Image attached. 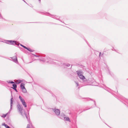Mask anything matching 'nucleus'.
Segmentation results:
<instances>
[{
	"label": "nucleus",
	"mask_w": 128,
	"mask_h": 128,
	"mask_svg": "<svg viewBox=\"0 0 128 128\" xmlns=\"http://www.w3.org/2000/svg\"><path fill=\"white\" fill-rule=\"evenodd\" d=\"M12 98H11L10 100V108L9 111L6 114H10V112L11 110L12 109V105L13 102V100L12 95Z\"/></svg>",
	"instance_id": "nucleus-8"
},
{
	"label": "nucleus",
	"mask_w": 128,
	"mask_h": 128,
	"mask_svg": "<svg viewBox=\"0 0 128 128\" xmlns=\"http://www.w3.org/2000/svg\"><path fill=\"white\" fill-rule=\"evenodd\" d=\"M54 111L57 116H58L60 114V110L56 108H51Z\"/></svg>",
	"instance_id": "nucleus-6"
},
{
	"label": "nucleus",
	"mask_w": 128,
	"mask_h": 128,
	"mask_svg": "<svg viewBox=\"0 0 128 128\" xmlns=\"http://www.w3.org/2000/svg\"><path fill=\"white\" fill-rule=\"evenodd\" d=\"M51 24H56V25L58 24H57L55 23H51Z\"/></svg>",
	"instance_id": "nucleus-35"
},
{
	"label": "nucleus",
	"mask_w": 128,
	"mask_h": 128,
	"mask_svg": "<svg viewBox=\"0 0 128 128\" xmlns=\"http://www.w3.org/2000/svg\"><path fill=\"white\" fill-rule=\"evenodd\" d=\"M26 128H30V126L29 124H28L27 125Z\"/></svg>",
	"instance_id": "nucleus-30"
},
{
	"label": "nucleus",
	"mask_w": 128,
	"mask_h": 128,
	"mask_svg": "<svg viewBox=\"0 0 128 128\" xmlns=\"http://www.w3.org/2000/svg\"><path fill=\"white\" fill-rule=\"evenodd\" d=\"M45 14L46 15L49 16L52 18H54L55 19L57 20H59L62 22L60 20L59 18H60V17H59L58 16H57L56 15H52L50 14L49 13L46 12L45 13Z\"/></svg>",
	"instance_id": "nucleus-2"
},
{
	"label": "nucleus",
	"mask_w": 128,
	"mask_h": 128,
	"mask_svg": "<svg viewBox=\"0 0 128 128\" xmlns=\"http://www.w3.org/2000/svg\"><path fill=\"white\" fill-rule=\"evenodd\" d=\"M113 49H112V50H114V51H115V52H117V51L116 50H115V49H114V48H113Z\"/></svg>",
	"instance_id": "nucleus-31"
},
{
	"label": "nucleus",
	"mask_w": 128,
	"mask_h": 128,
	"mask_svg": "<svg viewBox=\"0 0 128 128\" xmlns=\"http://www.w3.org/2000/svg\"><path fill=\"white\" fill-rule=\"evenodd\" d=\"M20 45L22 46V47L23 48H24L26 49L27 48V47H26V46L22 45V44H20Z\"/></svg>",
	"instance_id": "nucleus-26"
},
{
	"label": "nucleus",
	"mask_w": 128,
	"mask_h": 128,
	"mask_svg": "<svg viewBox=\"0 0 128 128\" xmlns=\"http://www.w3.org/2000/svg\"><path fill=\"white\" fill-rule=\"evenodd\" d=\"M14 90H15V91L16 92H18V91H17V90H16V89H14Z\"/></svg>",
	"instance_id": "nucleus-37"
},
{
	"label": "nucleus",
	"mask_w": 128,
	"mask_h": 128,
	"mask_svg": "<svg viewBox=\"0 0 128 128\" xmlns=\"http://www.w3.org/2000/svg\"><path fill=\"white\" fill-rule=\"evenodd\" d=\"M76 86H78V82H76Z\"/></svg>",
	"instance_id": "nucleus-34"
},
{
	"label": "nucleus",
	"mask_w": 128,
	"mask_h": 128,
	"mask_svg": "<svg viewBox=\"0 0 128 128\" xmlns=\"http://www.w3.org/2000/svg\"><path fill=\"white\" fill-rule=\"evenodd\" d=\"M1 56V57H2V56Z\"/></svg>",
	"instance_id": "nucleus-42"
},
{
	"label": "nucleus",
	"mask_w": 128,
	"mask_h": 128,
	"mask_svg": "<svg viewBox=\"0 0 128 128\" xmlns=\"http://www.w3.org/2000/svg\"><path fill=\"white\" fill-rule=\"evenodd\" d=\"M46 59L47 60H44V61H46L48 62H49L50 64L58 65L59 66H65L66 67H69L70 66V64H69L62 63L60 62L58 60H53L50 58H46ZM43 61H44V60H43Z\"/></svg>",
	"instance_id": "nucleus-1"
},
{
	"label": "nucleus",
	"mask_w": 128,
	"mask_h": 128,
	"mask_svg": "<svg viewBox=\"0 0 128 128\" xmlns=\"http://www.w3.org/2000/svg\"><path fill=\"white\" fill-rule=\"evenodd\" d=\"M32 54L34 56L36 57H41V59H39V60H40V61H42L44 62H46V63H50L49 62H46V61H43V60H48L46 59V58H50L49 57H45L44 58V56H42L40 55H35V54Z\"/></svg>",
	"instance_id": "nucleus-3"
},
{
	"label": "nucleus",
	"mask_w": 128,
	"mask_h": 128,
	"mask_svg": "<svg viewBox=\"0 0 128 128\" xmlns=\"http://www.w3.org/2000/svg\"><path fill=\"white\" fill-rule=\"evenodd\" d=\"M76 72L78 77L81 75H83L84 73L83 72L80 70H79L76 71Z\"/></svg>",
	"instance_id": "nucleus-9"
},
{
	"label": "nucleus",
	"mask_w": 128,
	"mask_h": 128,
	"mask_svg": "<svg viewBox=\"0 0 128 128\" xmlns=\"http://www.w3.org/2000/svg\"><path fill=\"white\" fill-rule=\"evenodd\" d=\"M19 98L20 100H22V99L23 98H22V97L20 96H19Z\"/></svg>",
	"instance_id": "nucleus-29"
},
{
	"label": "nucleus",
	"mask_w": 128,
	"mask_h": 128,
	"mask_svg": "<svg viewBox=\"0 0 128 128\" xmlns=\"http://www.w3.org/2000/svg\"><path fill=\"white\" fill-rule=\"evenodd\" d=\"M11 58L14 62L16 63H17L18 62L17 58L16 56L12 57Z\"/></svg>",
	"instance_id": "nucleus-10"
},
{
	"label": "nucleus",
	"mask_w": 128,
	"mask_h": 128,
	"mask_svg": "<svg viewBox=\"0 0 128 128\" xmlns=\"http://www.w3.org/2000/svg\"><path fill=\"white\" fill-rule=\"evenodd\" d=\"M7 115V114H3V115L2 116V117L3 118H5L6 117Z\"/></svg>",
	"instance_id": "nucleus-25"
},
{
	"label": "nucleus",
	"mask_w": 128,
	"mask_h": 128,
	"mask_svg": "<svg viewBox=\"0 0 128 128\" xmlns=\"http://www.w3.org/2000/svg\"><path fill=\"white\" fill-rule=\"evenodd\" d=\"M20 101H21L22 103H23V102H25V101L24 99H22L20 100Z\"/></svg>",
	"instance_id": "nucleus-28"
},
{
	"label": "nucleus",
	"mask_w": 128,
	"mask_h": 128,
	"mask_svg": "<svg viewBox=\"0 0 128 128\" xmlns=\"http://www.w3.org/2000/svg\"><path fill=\"white\" fill-rule=\"evenodd\" d=\"M85 99H86V100H93L91 99L90 98H85Z\"/></svg>",
	"instance_id": "nucleus-24"
},
{
	"label": "nucleus",
	"mask_w": 128,
	"mask_h": 128,
	"mask_svg": "<svg viewBox=\"0 0 128 128\" xmlns=\"http://www.w3.org/2000/svg\"><path fill=\"white\" fill-rule=\"evenodd\" d=\"M93 102H94V106H91L90 108H86V110H83V111H84L86 110H87L89 109H90V108H93V107H95V106H96V102L94 100H93Z\"/></svg>",
	"instance_id": "nucleus-13"
},
{
	"label": "nucleus",
	"mask_w": 128,
	"mask_h": 128,
	"mask_svg": "<svg viewBox=\"0 0 128 128\" xmlns=\"http://www.w3.org/2000/svg\"><path fill=\"white\" fill-rule=\"evenodd\" d=\"M7 82L8 83H10L11 84H14V82L12 81L9 80L7 81Z\"/></svg>",
	"instance_id": "nucleus-20"
},
{
	"label": "nucleus",
	"mask_w": 128,
	"mask_h": 128,
	"mask_svg": "<svg viewBox=\"0 0 128 128\" xmlns=\"http://www.w3.org/2000/svg\"><path fill=\"white\" fill-rule=\"evenodd\" d=\"M109 72L110 74L111 75V76H112V75L111 74L110 72V70H109Z\"/></svg>",
	"instance_id": "nucleus-33"
},
{
	"label": "nucleus",
	"mask_w": 128,
	"mask_h": 128,
	"mask_svg": "<svg viewBox=\"0 0 128 128\" xmlns=\"http://www.w3.org/2000/svg\"><path fill=\"white\" fill-rule=\"evenodd\" d=\"M13 87H11V88H13V89H15L17 88V85L16 84H12Z\"/></svg>",
	"instance_id": "nucleus-16"
},
{
	"label": "nucleus",
	"mask_w": 128,
	"mask_h": 128,
	"mask_svg": "<svg viewBox=\"0 0 128 128\" xmlns=\"http://www.w3.org/2000/svg\"><path fill=\"white\" fill-rule=\"evenodd\" d=\"M10 40H5V42L7 44H10Z\"/></svg>",
	"instance_id": "nucleus-23"
},
{
	"label": "nucleus",
	"mask_w": 128,
	"mask_h": 128,
	"mask_svg": "<svg viewBox=\"0 0 128 128\" xmlns=\"http://www.w3.org/2000/svg\"><path fill=\"white\" fill-rule=\"evenodd\" d=\"M26 49L28 51H29L30 52H32L34 51V50L31 49L30 48H27Z\"/></svg>",
	"instance_id": "nucleus-19"
},
{
	"label": "nucleus",
	"mask_w": 128,
	"mask_h": 128,
	"mask_svg": "<svg viewBox=\"0 0 128 128\" xmlns=\"http://www.w3.org/2000/svg\"><path fill=\"white\" fill-rule=\"evenodd\" d=\"M95 80L92 77L88 78V80H86V82L92 84L95 82Z\"/></svg>",
	"instance_id": "nucleus-5"
},
{
	"label": "nucleus",
	"mask_w": 128,
	"mask_h": 128,
	"mask_svg": "<svg viewBox=\"0 0 128 128\" xmlns=\"http://www.w3.org/2000/svg\"><path fill=\"white\" fill-rule=\"evenodd\" d=\"M24 114L25 115V116L26 118H27L28 120V121H29V119H28V115L27 114H26V113L25 112V111H24Z\"/></svg>",
	"instance_id": "nucleus-18"
},
{
	"label": "nucleus",
	"mask_w": 128,
	"mask_h": 128,
	"mask_svg": "<svg viewBox=\"0 0 128 128\" xmlns=\"http://www.w3.org/2000/svg\"><path fill=\"white\" fill-rule=\"evenodd\" d=\"M64 119L65 120L68 121L69 122H70V118H69L68 117H65V118H64Z\"/></svg>",
	"instance_id": "nucleus-17"
},
{
	"label": "nucleus",
	"mask_w": 128,
	"mask_h": 128,
	"mask_svg": "<svg viewBox=\"0 0 128 128\" xmlns=\"http://www.w3.org/2000/svg\"><path fill=\"white\" fill-rule=\"evenodd\" d=\"M23 0V1H24V2H26V3H27L26 2V1H25L24 0Z\"/></svg>",
	"instance_id": "nucleus-40"
},
{
	"label": "nucleus",
	"mask_w": 128,
	"mask_h": 128,
	"mask_svg": "<svg viewBox=\"0 0 128 128\" xmlns=\"http://www.w3.org/2000/svg\"><path fill=\"white\" fill-rule=\"evenodd\" d=\"M38 1H39V2L40 3V1H41L40 0H38Z\"/></svg>",
	"instance_id": "nucleus-39"
},
{
	"label": "nucleus",
	"mask_w": 128,
	"mask_h": 128,
	"mask_svg": "<svg viewBox=\"0 0 128 128\" xmlns=\"http://www.w3.org/2000/svg\"><path fill=\"white\" fill-rule=\"evenodd\" d=\"M31 62H29V63H30Z\"/></svg>",
	"instance_id": "nucleus-41"
},
{
	"label": "nucleus",
	"mask_w": 128,
	"mask_h": 128,
	"mask_svg": "<svg viewBox=\"0 0 128 128\" xmlns=\"http://www.w3.org/2000/svg\"><path fill=\"white\" fill-rule=\"evenodd\" d=\"M10 44L12 45H16L18 46L20 44L16 41L12 40H10Z\"/></svg>",
	"instance_id": "nucleus-7"
},
{
	"label": "nucleus",
	"mask_w": 128,
	"mask_h": 128,
	"mask_svg": "<svg viewBox=\"0 0 128 128\" xmlns=\"http://www.w3.org/2000/svg\"><path fill=\"white\" fill-rule=\"evenodd\" d=\"M22 104L24 107H25V108L27 107L25 101L23 102V103H22Z\"/></svg>",
	"instance_id": "nucleus-21"
},
{
	"label": "nucleus",
	"mask_w": 128,
	"mask_h": 128,
	"mask_svg": "<svg viewBox=\"0 0 128 128\" xmlns=\"http://www.w3.org/2000/svg\"><path fill=\"white\" fill-rule=\"evenodd\" d=\"M2 125L3 126H4L6 128H10V127L8 126V125L4 123H2Z\"/></svg>",
	"instance_id": "nucleus-15"
},
{
	"label": "nucleus",
	"mask_w": 128,
	"mask_h": 128,
	"mask_svg": "<svg viewBox=\"0 0 128 128\" xmlns=\"http://www.w3.org/2000/svg\"><path fill=\"white\" fill-rule=\"evenodd\" d=\"M21 82V81H20L19 82H16V83L17 84H18L20 83Z\"/></svg>",
	"instance_id": "nucleus-32"
},
{
	"label": "nucleus",
	"mask_w": 128,
	"mask_h": 128,
	"mask_svg": "<svg viewBox=\"0 0 128 128\" xmlns=\"http://www.w3.org/2000/svg\"><path fill=\"white\" fill-rule=\"evenodd\" d=\"M20 101H21L22 103H23V102H25V101L24 99H22L20 100Z\"/></svg>",
	"instance_id": "nucleus-27"
},
{
	"label": "nucleus",
	"mask_w": 128,
	"mask_h": 128,
	"mask_svg": "<svg viewBox=\"0 0 128 128\" xmlns=\"http://www.w3.org/2000/svg\"><path fill=\"white\" fill-rule=\"evenodd\" d=\"M17 107L18 110L19 111L21 114L22 116H23L24 114L22 113V111L24 110L23 109V107L22 106H21L20 104H18L17 106Z\"/></svg>",
	"instance_id": "nucleus-4"
},
{
	"label": "nucleus",
	"mask_w": 128,
	"mask_h": 128,
	"mask_svg": "<svg viewBox=\"0 0 128 128\" xmlns=\"http://www.w3.org/2000/svg\"><path fill=\"white\" fill-rule=\"evenodd\" d=\"M20 88L21 89H23L25 88L24 86V84L23 83H22L20 85Z\"/></svg>",
	"instance_id": "nucleus-14"
},
{
	"label": "nucleus",
	"mask_w": 128,
	"mask_h": 128,
	"mask_svg": "<svg viewBox=\"0 0 128 128\" xmlns=\"http://www.w3.org/2000/svg\"><path fill=\"white\" fill-rule=\"evenodd\" d=\"M22 92H24V93H26V89L25 88L23 89H22Z\"/></svg>",
	"instance_id": "nucleus-22"
},
{
	"label": "nucleus",
	"mask_w": 128,
	"mask_h": 128,
	"mask_svg": "<svg viewBox=\"0 0 128 128\" xmlns=\"http://www.w3.org/2000/svg\"><path fill=\"white\" fill-rule=\"evenodd\" d=\"M64 116L65 115L63 113H61L58 116L59 118L62 119H64V118L65 117Z\"/></svg>",
	"instance_id": "nucleus-12"
},
{
	"label": "nucleus",
	"mask_w": 128,
	"mask_h": 128,
	"mask_svg": "<svg viewBox=\"0 0 128 128\" xmlns=\"http://www.w3.org/2000/svg\"><path fill=\"white\" fill-rule=\"evenodd\" d=\"M101 54V52H100L99 53V56L100 57Z\"/></svg>",
	"instance_id": "nucleus-36"
},
{
	"label": "nucleus",
	"mask_w": 128,
	"mask_h": 128,
	"mask_svg": "<svg viewBox=\"0 0 128 128\" xmlns=\"http://www.w3.org/2000/svg\"><path fill=\"white\" fill-rule=\"evenodd\" d=\"M0 42H2V39L1 38H0Z\"/></svg>",
	"instance_id": "nucleus-38"
},
{
	"label": "nucleus",
	"mask_w": 128,
	"mask_h": 128,
	"mask_svg": "<svg viewBox=\"0 0 128 128\" xmlns=\"http://www.w3.org/2000/svg\"><path fill=\"white\" fill-rule=\"evenodd\" d=\"M79 77L80 79H81L84 82H85V80H86V79L84 76L82 75L79 76Z\"/></svg>",
	"instance_id": "nucleus-11"
}]
</instances>
